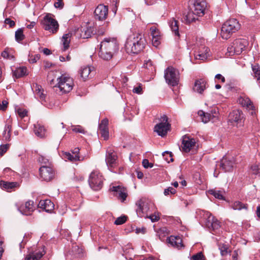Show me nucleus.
<instances>
[{"label":"nucleus","mask_w":260,"mask_h":260,"mask_svg":"<svg viewBox=\"0 0 260 260\" xmlns=\"http://www.w3.org/2000/svg\"><path fill=\"white\" fill-rule=\"evenodd\" d=\"M207 10V3L206 0H189L188 11L184 19L186 24H190L199 21Z\"/></svg>","instance_id":"1"},{"label":"nucleus","mask_w":260,"mask_h":260,"mask_svg":"<svg viewBox=\"0 0 260 260\" xmlns=\"http://www.w3.org/2000/svg\"><path fill=\"white\" fill-rule=\"evenodd\" d=\"M145 45V39L143 35L140 33L130 35L127 39L125 47L128 53H138L141 51Z\"/></svg>","instance_id":"2"},{"label":"nucleus","mask_w":260,"mask_h":260,"mask_svg":"<svg viewBox=\"0 0 260 260\" xmlns=\"http://www.w3.org/2000/svg\"><path fill=\"white\" fill-rule=\"evenodd\" d=\"M239 28L240 24L237 19H230L223 24L221 28V36L223 39L226 40Z\"/></svg>","instance_id":"3"},{"label":"nucleus","mask_w":260,"mask_h":260,"mask_svg":"<svg viewBox=\"0 0 260 260\" xmlns=\"http://www.w3.org/2000/svg\"><path fill=\"white\" fill-rule=\"evenodd\" d=\"M248 42L244 39L235 40L232 44L228 47L226 54L228 56H233L235 54H240L248 45Z\"/></svg>","instance_id":"4"},{"label":"nucleus","mask_w":260,"mask_h":260,"mask_svg":"<svg viewBox=\"0 0 260 260\" xmlns=\"http://www.w3.org/2000/svg\"><path fill=\"white\" fill-rule=\"evenodd\" d=\"M57 80L58 82L55 87L58 88L62 93H68L72 90L74 82L71 77L66 75H62L57 78Z\"/></svg>","instance_id":"5"},{"label":"nucleus","mask_w":260,"mask_h":260,"mask_svg":"<svg viewBox=\"0 0 260 260\" xmlns=\"http://www.w3.org/2000/svg\"><path fill=\"white\" fill-rule=\"evenodd\" d=\"M103 181L104 178L98 171H93L89 175V185L94 190H100L103 187Z\"/></svg>","instance_id":"6"},{"label":"nucleus","mask_w":260,"mask_h":260,"mask_svg":"<svg viewBox=\"0 0 260 260\" xmlns=\"http://www.w3.org/2000/svg\"><path fill=\"white\" fill-rule=\"evenodd\" d=\"M164 77L166 82L171 86H176L179 82V72L172 67H169L165 71Z\"/></svg>","instance_id":"7"},{"label":"nucleus","mask_w":260,"mask_h":260,"mask_svg":"<svg viewBox=\"0 0 260 260\" xmlns=\"http://www.w3.org/2000/svg\"><path fill=\"white\" fill-rule=\"evenodd\" d=\"M42 24L45 30L52 34H55L58 30L59 24L57 21L52 17L51 14H48L44 18Z\"/></svg>","instance_id":"8"},{"label":"nucleus","mask_w":260,"mask_h":260,"mask_svg":"<svg viewBox=\"0 0 260 260\" xmlns=\"http://www.w3.org/2000/svg\"><path fill=\"white\" fill-rule=\"evenodd\" d=\"M168 117L164 115L161 117V122L155 125L154 131L161 137L166 136L170 129V124L168 122Z\"/></svg>","instance_id":"9"},{"label":"nucleus","mask_w":260,"mask_h":260,"mask_svg":"<svg viewBox=\"0 0 260 260\" xmlns=\"http://www.w3.org/2000/svg\"><path fill=\"white\" fill-rule=\"evenodd\" d=\"M150 201L146 198H142L136 203V212L139 217H145L149 210Z\"/></svg>","instance_id":"10"},{"label":"nucleus","mask_w":260,"mask_h":260,"mask_svg":"<svg viewBox=\"0 0 260 260\" xmlns=\"http://www.w3.org/2000/svg\"><path fill=\"white\" fill-rule=\"evenodd\" d=\"M105 160L108 168L111 171L118 166V162L117 153L111 148L108 149L106 151Z\"/></svg>","instance_id":"11"},{"label":"nucleus","mask_w":260,"mask_h":260,"mask_svg":"<svg viewBox=\"0 0 260 260\" xmlns=\"http://www.w3.org/2000/svg\"><path fill=\"white\" fill-rule=\"evenodd\" d=\"M100 46L115 54L119 49L118 42L115 38H106L101 42Z\"/></svg>","instance_id":"12"},{"label":"nucleus","mask_w":260,"mask_h":260,"mask_svg":"<svg viewBox=\"0 0 260 260\" xmlns=\"http://www.w3.org/2000/svg\"><path fill=\"white\" fill-rule=\"evenodd\" d=\"M229 120L230 122L236 124L237 126H241L244 123V115L243 113L239 110H233L229 114Z\"/></svg>","instance_id":"13"},{"label":"nucleus","mask_w":260,"mask_h":260,"mask_svg":"<svg viewBox=\"0 0 260 260\" xmlns=\"http://www.w3.org/2000/svg\"><path fill=\"white\" fill-rule=\"evenodd\" d=\"M198 114L200 117L202 121L205 123L210 121H215L218 116V113L215 109L212 110L210 113H206L202 110H200L198 111Z\"/></svg>","instance_id":"14"},{"label":"nucleus","mask_w":260,"mask_h":260,"mask_svg":"<svg viewBox=\"0 0 260 260\" xmlns=\"http://www.w3.org/2000/svg\"><path fill=\"white\" fill-rule=\"evenodd\" d=\"M39 171L41 177L45 181H50L54 177V171L49 166H42Z\"/></svg>","instance_id":"15"},{"label":"nucleus","mask_w":260,"mask_h":260,"mask_svg":"<svg viewBox=\"0 0 260 260\" xmlns=\"http://www.w3.org/2000/svg\"><path fill=\"white\" fill-rule=\"evenodd\" d=\"M110 190L113 192L114 196L117 197L121 202H123L125 200L127 196L125 188L120 185L113 186L110 188Z\"/></svg>","instance_id":"16"},{"label":"nucleus","mask_w":260,"mask_h":260,"mask_svg":"<svg viewBox=\"0 0 260 260\" xmlns=\"http://www.w3.org/2000/svg\"><path fill=\"white\" fill-rule=\"evenodd\" d=\"M196 143L194 139L187 135L184 136L181 145L182 151L185 152H189L194 147Z\"/></svg>","instance_id":"17"},{"label":"nucleus","mask_w":260,"mask_h":260,"mask_svg":"<svg viewBox=\"0 0 260 260\" xmlns=\"http://www.w3.org/2000/svg\"><path fill=\"white\" fill-rule=\"evenodd\" d=\"M32 88L35 89V95L39 99L42 104L47 106V95L46 93L42 86L37 83L33 85Z\"/></svg>","instance_id":"18"},{"label":"nucleus","mask_w":260,"mask_h":260,"mask_svg":"<svg viewBox=\"0 0 260 260\" xmlns=\"http://www.w3.org/2000/svg\"><path fill=\"white\" fill-rule=\"evenodd\" d=\"M194 55L196 59L205 60L210 56L209 49L202 45L195 50Z\"/></svg>","instance_id":"19"},{"label":"nucleus","mask_w":260,"mask_h":260,"mask_svg":"<svg viewBox=\"0 0 260 260\" xmlns=\"http://www.w3.org/2000/svg\"><path fill=\"white\" fill-rule=\"evenodd\" d=\"M108 14V6L104 5H99L94 10L95 18L101 21L105 20L107 17Z\"/></svg>","instance_id":"20"},{"label":"nucleus","mask_w":260,"mask_h":260,"mask_svg":"<svg viewBox=\"0 0 260 260\" xmlns=\"http://www.w3.org/2000/svg\"><path fill=\"white\" fill-rule=\"evenodd\" d=\"M235 160L232 156L224 157L221 160L220 167L224 172L231 171L235 165Z\"/></svg>","instance_id":"21"},{"label":"nucleus","mask_w":260,"mask_h":260,"mask_svg":"<svg viewBox=\"0 0 260 260\" xmlns=\"http://www.w3.org/2000/svg\"><path fill=\"white\" fill-rule=\"evenodd\" d=\"M151 35L152 36V43L153 46L157 47L160 43L161 35L159 30L154 26L150 28Z\"/></svg>","instance_id":"22"},{"label":"nucleus","mask_w":260,"mask_h":260,"mask_svg":"<svg viewBox=\"0 0 260 260\" xmlns=\"http://www.w3.org/2000/svg\"><path fill=\"white\" fill-rule=\"evenodd\" d=\"M44 248L43 246L41 250L29 253L26 255L25 260H40L46 253Z\"/></svg>","instance_id":"23"},{"label":"nucleus","mask_w":260,"mask_h":260,"mask_svg":"<svg viewBox=\"0 0 260 260\" xmlns=\"http://www.w3.org/2000/svg\"><path fill=\"white\" fill-rule=\"evenodd\" d=\"M108 119L105 118L103 119L100 124H99V131L101 134L102 137L105 140H107L109 138V130H108Z\"/></svg>","instance_id":"24"},{"label":"nucleus","mask_w":260,"mask_h":260,"mask_svg":"<svg viewBox=\"0 0 260 260\" xmlns=\"http://www.w3.org/2000/svg\"><path fill=\"white\" fill-rule=\"evenodd\" d=\"M34 202L28 201L26 202L24 205H21L18 208V210L22 214L25 215L30 214V212L34 210Z\"/></svg>","instance_id":"25"},{"label":"nucleus","mask_w":260,"mask_h":260,"mask_svg":"<svg viewBox=\"0 0 260 260\" xmlns=\"http://www.w3.org/2000/svg\"><path fill=\"white\" fill-rule=\"evenodd\" d=\"M54 205L50 200H41L38 204V207L47 212H50L54 209Z\"/></svg>","instance_id":"26"},{"label":"nucleus","mask_w":260,"mask_h":260,"mask_svg":"<svg viewBox=\"0 0 260 260\" xmlns=\"http://www.w3.org/2000/svg\"><path fill=\"white\" fill-rule=\"evenodd\" d=\"M167 241L169 244L178 249L184 247L182 239L179 236H171L167 239Z\"/></svg>","instance_id":"27"},{"label":"nucleus","mask_w":260,"mask_h":260,"mask_svg":"<svg viewBox=\"0 0 260 260\" xmlns=\"http://www.w3.org/2000/svg\"><path fill=\"white\" fill-rule=\"evenodd\" d=\"M169 25L174 35L179 38V22L174 18H171L168 22Z\"/></svg>","instance_id":"28"},{"label":"nucleus","mask_w":260,"mask_h":260,"mask_svg":"<svg viewBox=\"0 0 260 260\" xmlns=\"http://www.w3.org/2000/svg\"><path fill=\"white\" fill-rule=\"evenodd\" d=\"M114 54V53L100 46L99 55L101 59L105 60H110Z\"/></svg>","instance_id":"29"},{"label":"nucleus","mask_w":260,"mask_h":260,"mask_svg":"<svg viewBox=\"0 0 260 260\" xmlns=\"http://www.w3.org/2000/svg\"><path fill=\"white\" fill-rule=\"evenodd\" d=\"M206 82L203 79L197 80L194 83L193 90L194 91L202 93L206 88Z\"/></svg>","instance_id":"30"},{"label":"nucleus","mask_w":260,"mask_h":260,"mask_svg":"<svg viewBox=\"0 0 260 260\" xmlns=\"http://www.w3.org/2000/svg\"><path fill=\"white\" fill-rule=\"evenodd\" d=\"M34 132L36 136L40 138H44L46 135V129L40 123L34 124Z\"/></svg>","instance_id":"31"},{"label":"nucleus","mask_w":260,"mask_h":260,"mask_svg":"<svg viewBox=\"0 0 260 260\" xmlns=\"http://www.w3.org/2000/svg\"><path fill=\"white\" fill-rule=\"evenodd\" d=\"M239 102L243 107H246L247 109L252 110H254V107L253 104L248 98H240L239 99Z\"/></svg>","instance_id":"32"},{"label":"nucleus","mask_w":260,"mask_h":260,"mask_svg":"<svg viewBox=\"0 0 260 260\" xmlns=\"http://www.w3.org/2000/svg\"><path fill=\"white\" fill-rule=\"evenodd\" d=\"M62 157L66 161L69 160L73 162L80 160L78 155H74L73 153L67 152H63Z\"/></svg>","instance_id":"33"},{"label":"nucleus","mask_w":260,"mask_h":260,"mask_svg":"<svg viewBox=\"0 0 260 260\" xmlns=\"http://www.w3.org/2000/svg\"><path fill=\"white\" fill-rule=\"evenodd\" d=\"M82 31V34H81V37L83 39L88 38L92 36V35L94 34V29L93 27H86L83 28V30L81 29Z\"/></svg>","instance_id":"34"},{"label":"nucleus","mask_w":260,"mask_h":260,"mask_svg":"<svg viewBox=\"0 0 260 260\" xmlns=\"http://www.w3.org/2000/svg\"><path fill=\"white\" fill-rule=\"evenodd\" d=\"M12 127V121L11 120L7 121L5 129L4 131L3 135L6 139H9L10 138Z\"/></svg>","instance_id":"35"},{"label":"nucleus","mask_w":260,"mask_h":260,"mask_svg":"<svg viewBox=\"0 0 260 260\" xmlns=\"http://www.w3.org/2000/svg\"><path fill=\"white\" fill-rule=\"evenodd\" d=\"M17 185L16 182H6L4 181H0V187L3 189H6L7 190H9L14 187H15Z\"/></svg>","instance_id":"36"},{"label":"nucleus","mask_w":260,"mask_h":260,"mask_svg":"<svg viewBox=\"0 0 260 260\" xmlns=\"http://www.w3.org/2000/svg\"><path fill=\"white\" fill-rule=\"evenodd\" d=\"M79 73L81 78L85 80L88 78L91 73V68L89 67H83L80 70Z\"/></svg>","instance_id":"37"},{"label":"nucleus","mask_w":260,"mask_h":260,"mask_svg":"<svg viewBox=\"0 0 260 260\" xmlns=\"http://www.w3.org/2000/svg\"><path fill=\"white\" fill-rule=\"evenodd\" d=\"M27 69L25 67L17 68L13 73V75L17 78H21L26 74Z\"/></svg>","instance_id":"38"},{"label":"nucleus","mask_w":260,"mask_h":260,"mask_svg":"<svg viewBox=\"0 0 260 260\" xmlns=\"http://www.w3.org/2000/svg\"><path fill=\"white\" fill-rule=\"evenodd\" d=\"M71 34L68 33L64 35L62 37V42L63 45L64 50L67 49L69 47Z\"/></svg>","instance_id":"39"},{"label":"nucleus","mask_w":260,"mask_h":260,"mask_svg":"<svg viewBox=\"0 0 260 260\" xmlns=\"http://www.w3.org/2000/svg\"><path fill=\"white\" fill-rule=\"evenodd\" d=\"M209 222L211 223V226L213 230H217L220 226L219 221L214 219L213 216L209 217Z\"/></svg>","instance_id":"40"},{"label":"nucleus","mask_w":260,"mask_h":260,"mask_svg":"<svg viewBox=\"0 0 260 260\" xmlns=\"http://www.w3.org/2000/svg\"><path fill=\"white\" fill-rule=\"evenodd\" d=\"M209 192L216 199L219 200H224L223 194L222 192L220 190L211 189L209 190Z\"/></svg>","instance_id":"41"},{"label":"nucleus","mask_w":260,"mask_h":260,"mask_svg":"<svg viewBox=\"0 0 260 260\" xmlns=\"http://www.w3.org/2000/svg\"><path fill=\"white\" fill-rule=\"evenodd\" d=\"M231 206L234 210H240L242 209H247V208L246 205L243 204L239 201L235 202L232 204Z\"/></svg>","instance_id":"42"},{"label":"nucleus","mask_w":260,"mask_h":260,"mask_svg":"<svg viewBox=\"0 0 260 260\" xmlns=\"http://www.w3.org/2000/svg\"><path fill=\"white\" fill-rule=\"evenodd\" d=\"M15 37L16 41L20 42L24 39V35H23V29L19 28L15 32Z\"/></svg>","instance_id":"43"},{"label":"nucleus","mask_w":260,"mask_h":260,"mask_svg":"<svg viewBox=\"0 0 260 260\" xmlns=\"http://www.w3.org/2000/svg\"><path fill=\"white\" fill-rule=\"evenodd\" d=\"M251 170L253 174H260V163L252 165L251 167Z\"/></svg>","instance_id":"44"},{"label":"nucleus","mask_w":260,"mask_h":260,"mask_svg":"<svg viewBox=\"0 0 260 260\" xmlns=\"http://www.w3.org/2000/svg\"><path fill=\"white\" fill-rule=\"evenodd\" d=\"M252 70L254 73V76L257 79V81L260 83V70L258 66L252 67Z\"/></svg>","instance_id":"45"},{"label":"nucleus","mask_w":260,"mask_h":260,"mask_svg":"<svg viewBox=\"0 0 260 260\" xmlns=\"http://www.w3.org/2000/svg\"><path fill=\"white\" fill-rule=\"evenodd\" d=\"M127 219L126 216H122L118 217L114 221V224L116 225H121L125 222Z\"/></svg>","instance_id":"46"},{"label":"nucleus","mask_w":260,"mask_h":260,"mask_svg":"<svg viewBox=\"0 0 260 260\" xmlns=\"http://www.w3.org/2000/svg\"><path fill=\"white\" fill-rule=\"evenodd\" d=\"M191 260H204V256L202 252H198L192 256Z\"/></svg>","instance_id":"47"},{"label":"nucleus","mask_w":260,"mask_h":260,"mask_svg":"<svg viewBox=\"0 0 260 260\" xmlns=\"http://www.w3.org/2000/svg\"><path fill=\"white\" fill-rule=\"evenodd\" d=\"M228 247L226 245H223L222 246H219V250L220 251V253L222 256H225L227 255Z\"/></svg>","instance_id":"48"},{"label":"nucleus","mask_w":260,"mask_h":260,"mask_svg":"<svg viewBox=\"0 0 260 260\" xmlns=\"http://www.w3.org/2000/svg\"><path fill=\"white\" fill-rule=\"evenodd\" d=\"M142 85L141 84H139L137 87H135L133 88V91L135 93L141 94L143 93Z\"/></svg>","instance_id":"49"},{"label":"nucleus","mask_w":260,"mask_h":260,"mask_svg":"<svg viewBox=\"0 0 260 260\" xmlns=\"http://www.w3.org/2000/svg\"><path fill=\"white\" fill-rule=\"evenodd\" d=\"M176 189L172 187H169L168 188H166L164 190V194L165 196H168L170 194H175L176 193Z\"/></svg>","instance_id":"50"},{"label":"nucleus","mask_w":260,"mask_h":260,"mask_svg":"<svg viewBox=\"0 0 260 260\" xmlns=\"http://www.w3.org/2000/svg\"><path fill=\"white\" fill-rule=\"evenodd\" d=\"M72 130L73 132H74L75 133H81V134H85V133L84 129L82 128V127H81L80 125H77V126H74L72 128Z\"/></svg>","instance_id":"51"},{"label":"nucleus","mask_w":260,"mask_h":260,"mask_svg":"<svg viewBox=\"0 0 260 260\" xmlns=\"http://www.w3.org/2000/svg\"><path fill=\"white\" fill-rule=\"evenodd\" d=\"M38 160L40 163L44 164L43 166H48L47 165L49 164V159L43 156H40L38 158Z\"/></svg>","instance_id":"52"},{"label":"nucleus","mask_w":260,"mask_h":260,"mask_svg":"<svg viewBox=\"0 0 260 260\" xmlns=\"http://www.w3.org/2000/svg\"><path fill=\"white\" fill-rule=\"evenodd\" d=\"M17 113L19 117L22 118L26 116L27 111L25 109H19L17 110Z\"/></svg>","instance_id":"53"},{"label":"nucleus","mask_w":260,"mask_h":260,"mask_svg":"<svg viewBox=\"0 0 260 260\" xmlns=\"http://www.w3.org/2000/svg\"><path fill=\"white\" fill-rule=\"evenodd\" d=\"M142 165L145 168H152L153 164L150 163L148 159H145L142 161Z\"/></svg>","instance_id":"54"},{"label":"nucleus","mask_w":260,"mask_h":260,"mask_svg":"<svg viewBox=\"0 0 260 260\" xmlns=\"http://www.w3.org/2000/svg\"><path fill=\"white\" fill-rule=\"evenodd\" d=\"M163 157H165L166 155H169V157L170 158V159L169 160L168 158H165V159L169 162L170 161H173V158H172L173 155L172 152L169 151H165L162 153V154Z\"/></svg>","instance_id":"55"},{"label":"nucleus","mask_w":260,"mask_h":260,"mask_svg":"<svg viewBox=\"0 0 260 260\" xmlns=\"http://www.w3.org/2000/svg\"><path fill=\"white\" fill-rule=\"evenodd\" d=\"M56 1L54 3V7L56 8L62 9L64 6L63 0H56Z\"/></svg>","instance_id":"56"},{"label":"nucleus","mask_w":260,"mask_h":260,"mask_svg":"<svg viewBox=\"0 0 260 260\" xmlns=\"http://www.w3.org/2000/svg\"><path fill=\"white\" fill-rule=\"evenodd\" d=\"M8 102L4 100L2 101V104L0 103V110L5 111L6 110L8 106Z\"/></svg>","instance_id":"57"},{"label":"nucleus","mask_w":260,"mask_h":260,"mask_svg":"<svg viewBox=\"0 0 260 260\" xmlns=\"http://www.w3.org/2000/svg\"><path fill=\"white\" fill-rule=\"evenodd\" d=\"M145 216L147 218H150L152 222H155V221H158L159 219V217L156 215H150L149 216H148L147 214V215H145Z\"/></svg>","instance_id":"58"},{"label":"nucleus","mask_w":260,"mask_h":260,"mask_svg":"<svg viewBox=\"0 0 260 260\" xmlns=\"http://www.w3.org/2000/svg\"><path fill=\"white\" fill-rule=\"evenodd\" d=\"M8 147H9V146L7 145H1L0 146V155H3L4 154V153L7 151Z\"/></svg>","instance_id":"59"},{"label":"nucleus","mask_w":260,"mask_h":260,"mask_svg":"<svg viewBox=\"0 0 260 260\" xmlns=\"http://www.w3.org/2000/svg\"><path fill=\"white\" fill-rule=\"evenodd\" d=\"M40 59V55L38 54L36 55L34 57H30L28 59L29 62L30 63H35L37 61Z\"/></svg>","instance_id":"60"},{"label":"nucleus","mask_w":260,"mask_h":260,"mask_svg":"<svg viewBox=\"0 0 260 260\" xmlns=\"http://www.w3.org/2000/svg\"><path fill=\"white\" fill-rule=\"evenodd\" d=\"M5 22L6 24L9 25L10 27H12L15 24V22L9 18L6 19Z\"/></svg>","instance_id":"61"},{"label":"nucleus","mask_w":260,"mask_h":260,"mask_svg":"<svg viewBox=\"0 0 260 260\" xmlns=\"http://www.w3.org/2000/svg\"><path fill=\"white\" fill-rule=\"evenodd\" d=\"M215 78L216 79L220 80L221 82L222 83H224L225 81V78L220 74L216 75Z\"/></svg>","instance_id":"62"},{"label":"nucleus","mask_w":260,"mask_h":260,"mask_svg":"<svg viewBox=\"0 0 260 260\" xmlns=\"http://www.w3.org/2000/svg\"><path fill=\"white\" fill-rule=\"evenodd\" d=\"M1 55L4 58H10V55L9 54V53L7 50H5L4 51H3L1 54Z\"/></svg>","instance_id":"63"},{"label":"nucleus","mask_w":260,"mask_h":260,"mask_svg":"<svg viewBox=\"0 0 260 260\" xmlns=\"http://www.w3.org/2000/svg\"><path fill=\"white\" fill-rule=\"evenodd\" d=\"M146 231V229L145 228H137L136 229V233H137V234H139V233L144 234V233H145Z\"/></svg>","instance_id":"64"}]
</instances>
